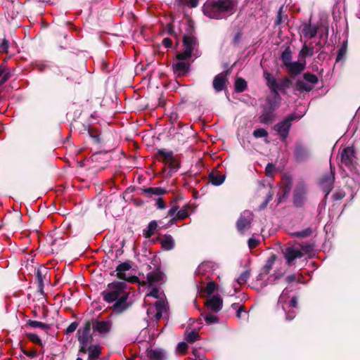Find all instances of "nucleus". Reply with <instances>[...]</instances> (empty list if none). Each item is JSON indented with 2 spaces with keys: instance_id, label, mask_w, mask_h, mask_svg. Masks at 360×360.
<instances>
[{
  "instance_id": "obj_8",
  "label": "nucleus",
  "mask_w": 360,
  "mask_h": 360,
  "mask_svg": "<svg viewBox=\"0 0 360 360\" xmlns=\"http://www.w3.org/2000/svg\"><path fill=\"white\" fill-rule=\"evenodd\" d=\"M304 247L301 245H292L285 247L282 250V253L288 265H291L297 259L304 256Z\"/></svg>"
},
{
  "instance_id": "obj_4",
  "label": "nucleus",
  "mask_w": 360,
  "mask_h": 360,
  "mask_svg": "<svg viewBox=\"0 0 360 360\" xmlns=\"http://www.w3.org/2000/svg\"><path fill=\"white\" fill-rule=\"evenodd\" d=\"M281 97L279 95L267 97L266 103L262 107V110L259 116V120L262 124H271L275 120L274 111L279 108Z\"/></svg>"
},
{
  "instance_id": "obj_28",
  "label": "nucleus",
  "mask_w": 360,
  "mask_h": 360,
  "mask_svg": "<svg viewBox=\"0 0 360 360\" xmlns=\"http://www.w3.org/2000/svg\"><path fill=\"white\" fill-rule=\"evenodd\" d=\"M225 176L218 174L211 173L209 175V181L214 186H219L224 183Z\"/></svg>"
},
{
  "instance_id": "obj_1",
  "label": "nucleus",
  "mask_w": 360,
  "mask_h": 360,
  "mask_svg": "<svg viewBox=\"0 0 360 360\" xmlns=\"http://www.w3.org/2000/svg\"><path fill=\"white\" fill-rule=\"evenodd\" d=\"M238 4V0H207L203 4L202 12L212 19H226L236 12Z\"/></svg>"
},
{
  "instance_id": "obj_39",
  "label": "nucleus",
  "mask_w": 360,
  "mask_h": 360,
  "mask_svg": "<svg viewBox=\"0 0 360 360\" xmlns=\"http://www.w3.org/2000/svg\"><path fill=\"white\" fill-rule=\"evenodd\" d=\"M27 324L30 326L32 327V328H40L42 330H47V329L49 328V325H47V324H46L44 323L38 321H31V320H30L27 322Z\"/></svg>"
},
{
  "instance_id": "obj_22",
  "label": "nucleus",
  "mask_w": 360,
  "mask_h": 360,
  "mask_svg": "<svg viewBox=\"0 0 360 360\" xmlns=\"http://www.w3.org/2000/svg\"><path fill=\"white\" fill-rule=\"evenodd\" d=\"M264 77L266 81V84L273 93H276L277 82L276 78L269 72H264Z\"/></svg>"
},
{
  "instance_id": "obj_48",
  "label": "nucleus",
  "mask_w": 360,
  "mask_h": 360,
  "mask_svg": "<svg viewBox=\"0 0 360 360\" xmlns=\"http://www.w3.org/2000/svg\"><path fill=\"white\" fill-rule=\"evenodd\" d=\"M37 279L39 285V288L42 289L44 286L43 283V276H42V271L41 269H39L37 271Z\"/></svg>"
},
{
  "instance_id": "obj_9",
  "label": "nucleus",
  "mask_w": 360,
  "mask_h": 360,
  "mask_svg": "<svg viewBox=\"0 0 360 360\" xmlns=\"http://www.w3.org/2000/svg\"><path fill=\"white\" fill-rule=\"evenodd\" d=\"M300 116L296 114H291L287 116L281 122L274 125V130L280 135L282 140H285L288 136L290 129L292 125V122L295 120H299Z\"/></svg>"
},
{
  "instance_id": "obj_30",
  "label": "nucleus",
  "mask_w": 360,
  "mask_h": 360,
  "mask_svg": "<svg viewBox=\"0 0 360 360\" xmlns=\"http://www.w3.org/2000/svg\"><path fill=\"white\" fill-rule=\"evenodd\" d=\"M89 359L95 360L98 358L101 354V349L99 346L91 345L88 347Z\"/></svg>"
},
{
  "instance_id": "obj_51",
  "label": "nucleus",
  "mask_w": 360,
  "mask_h": 360,
  "mask_svg": "<svg viewBox=\"0 0 360 360\" xmlns=\"http://www.w3.org/2000/svg\"><path fill=\"white\" fill-rule=\"evenodd\" d=\"M78 324L76 322L71 323L66 329V333L70 334L75 331Z\"/></svg>"
},
{
  "instance_id": "obj_31",
  "label": "nucleus",
  "mask_w": 360,
  "mask_h": 360,
  "mask_svg": "<svg viewBox=\"0 0 360 360\" xmlns=\"http://www.w3.org/2000/svg\"><path fill=\"white\" fill-rule=\"evenodd\" d=\"M281 59L285 67L292 62V51L290 47H287L283 52Z\"/></svg>"
},
{
  "instance_id": "obj_21",
  "label": "nucleus",
  "mask_w": 360,
  "mask_h": 360,
  "mask_svg": "<svg viewBox=\"0 0 360 360\" xmlns=\"http://www.w3.org/2000/svg\"><path fill=\"white\" fill-rule=\"evenodd\" d=\"M317 27L311 24H305L302 30V34L307 39H311L316 35Z\"/></svg>"
},
{
  "instance_id": "obj_3",
  "label": "nucleus",
  "mask_w": 360,
  "mask_h": 360,
  "mask_svg": "<svg viewBox=\"0 0 360 360\" xmlns=\"http://www.w3.org/2000/svg\"><path fill=\"white\" fill-rule=\"evenodd\" d=\"M165 295L159 288H151L145 297L144 303L148 305L147 315L153 321H158L167 311V302Z\"/></svg>"
},
{
  "instance_id": "obj_59",
  "label": "nucleus",
  "mask_w": 360,
  "mask_h": 360,
  "mask_svg": "<svg viewBox=\"0 0 360 360\" xmlns=\"http://www.w3.org/2000/svg\"><path fill=\"white\" fill-rule=\"evenodd\" d=\"M162 44L163 45L167 47V48H169L172 46V40L169 38H165L162 41Z\"/></svg>"
},
{
  "instance_id": "obj_60",
  "label": "nucleus",
  "mask_w": 360,
  "mask_h": 360,
  "mask_svg": "<svg viewBox=\"0 0 360 360\" xmlns=\"http://www.w3.org/2000/svg\"><path fill=\"white\" fill-rule=\"evenodd\" d=\"M281 11H282V7L280 8L278 14H277V18L276 20V24L279 25L281 23Z\"/></svg>"
},
{
  "instance_id": "obj_24",
  "label": "nucleus",
  "mask_w": 360,
  "mask_h": 360,
  "mask_svg": "<svg viewBox=\"0 0 360 360\" xmlns=\"http://www.w3.org/2000/svg\"><path fill=\"white\" fill-rule=\"evenodd\" d=\"M308 150L304 146L298 144L295 149V155L298 160H303L307 158Z\"/></svg>"
},
{
  "instance_id": "obj_58",
  "label": "nucleus",
  "mask_w": 360,
  "mask_h": 360,
  "mask_svg": "<svg viewBox=\"0 0 360 360\" xmlns=\"http://www.w3.org/2000/svg\"><path fill=\"white\" fill-rule=\"evenodd\" d=\"M88 345H79V354H86L88 352Z\"/></svg>"
},
{
  "instance_id": "obj_36",
  "label": "nucleus",
  "mask_w": 360,
  "mask_h": 360,
  "mask_svg": "<svg viewBox=\"0 0 360 360\" xmlns=\"http://www.w3.org/2000/svg\"><path fill=\"white\" fill-rule=\"evenodd\" d=\"M250 276V271L248 269L245 270L236 279V285H241L245 284Z\"/></svg>"
},
{
  "instance_id": "obj_63",
  "label": "nucleus",
  "mask_w": 360,
  "mask_h": 360,
  "mask_svg": "<svg viewBox=\"0 0 360 360\" xmlns=\"http://www.w3.org/2000/svg\"><path fill=\"white\" fill-rule=\"evenodd\" d=\"M199 0H188V4L191 7H196L198 4Z\"/></svg>"
},
{
  "instance_id": "obj_42",
  "label": "nucleus",
  "mask_w": 360,
  "mask_h": 360,
  "mask_svg": "<svg viewBox=\"0 0 360 360\" xmlns=\"http://www.w3.org/2000/svg\"><path fill=\"white\" fill-rule=\"evenodd\" d=\"M252 134L257 139L268 136L267 131L263 128L256 129L255 130H254Z\"/></svg>"
},
{
  "instance_id": "obj_34",
  "label": "nucleus",
  "mask_w": 360,
  "mask_h": 360,
  "mask_svg": "<svg viewBox=\"0 0 360 360\" xmlns=\"http://www.w3.org/2000/svg\"><path fill=\"white\" fill-rule=\"evenodd\" d=\"M34 212H41L42 214L44 215H46L48 214L49 212H52L55 210V207L53 206V204H52L51 205H50L49 207H46V204H39L38 206H37V210H36L35 208H32L31 207Z\"/></svg>"
},
{
  "instance_id": "obj_64",
  "label": "nucleus",
  "mask_w": 360,
  "mask_h": 360,
  "mask_svg": "<svg viewBox=\"0 0 360 360\" xmlns=\"http://www.w3.org/2000/svg\"><path fill=\"white\" fill-rule=\"evenodd\" d=\"M167 32L170 35H173L174 34L173 28H172V26L170 24L167 25Z\"/></svg>"
},
{
  "instance_id": "obj_44",
  "label": "nucleus",
  "mask_w": 360,
  "mask_h": 360,
  "mask_svg": "<svg viewBox=\"0 0 360 360\" xmlns=\"http://www.w3.org/2000/svg\"><path fill=\"white\" fill-rule=\"evenodd\" d=\"M205 321L208 324L217 323L219 319L217 315L213 314H207L204 316Z\"/></svg>"
},
{
  "instance_id": "obj_35",
  "label": "nucleus",
  "mask_w": 360,
  "mask_h": 360,
  "mask_svg": "<svg viewBox=\"0 0 360 360\" xmlns=\"http://www.w3.org/2000/svg\"><path fill=\"white\" fill-rule=\"evenodd\" d=\"M307 192L306 186L301 183L299 184L295 190V197L296 200H301Z\"/></svg>"
},
{
  "instance_id": "obj_20",
  "label": "nucleus",
  "mask_w": 360,
  "mask_h": 360,
  "mask_svg": "<svg viewBox=\"0 0 360 360\" xmlns=\"http://www.w3.org/2000/svg\"><path fill=\"white\" fill-rule=\"evenodd\" d=\"M158 154L159 157L162 158L167 164H169L172 167H173L175 169H177V167H174V166L173 165L176 160L172 151H167L162 149L158 150Z\"/></svg>"
},
{
  "instance_id": "obj_33",
  "label": "nucleus",
  "mask_w": 360,
  "mask_h": 360,
  "mask_svg": "<svg viewBox=\"0 0 360 360\" xmlns=\"http://www.w3.org/2000/svg\"><path fill=\"white\" fill-rule=\"evenodd\" d=\"M274 261H275V257H270L266 264L264 265V272L263 273H261L258 275L257 276V280H262L263 279V277H264V274H268L269 273V271L270 269L272 268L273 266V264L274 263Z\"/></svg>"
},
{
  "instance_id": "obj_50",
  "label": "nucleus",
  "mask_w": 360,
  "mask_h": 360,
  "mask_svg": "<svg viewBox=\"0 0 360 360\" xmlns=\"http://www.w3.org/2000/svg\"><path fill=\"white\" fill-rule=\"evenodd\" d=\"M345 195V193L343 191L338 190L333 193V198L334 200H340L343 198Z\"/></svg>"
},
{
  "instance_id": "obj_23",
  "label": "nucleus",
  "mask_w": 360,
  "mask_h": 360,
  "mask_svg": "<svg viewBox=\"0 0 360 360\" xmlns=\"http://www.w3.org/2000/svg\"><path fill=\"white\" fill-rule=\"evenodd\" d=\"M314 53V47L310 45H307L306 42H304L302 49L299 53V58L300 60H305L306 57L311 56Z\"/></svg>"
},
{
  "instance_id": "obj_56",
  "label": "nucleus",
  "mask_w": 360,
  "mask_h": 360,
  "mask_svg": "<svg viewBox=\"0 0 360 360\" xmlns=\"http://www.w3.org/2000/svg\"><path fill=\"white\" fill-rule=\"evenodd\" d=\"M258 245V240L254 238H250L248 240V246L250 248H254Z\"/></svg>"
},
{
  "instance_id": "obj_37",
  "label": "nucleus",
  "mask_w": 360,
  "mask_h": 360,
  "mask_svg": "<svg viewBox=\"0 0 360 360\" xmlns=\"http://www.w3.org/2000/svg\"><path fill=\"white\" fill-rule=\"evenodd\" d=\"M89 330L88 328L84 329L81 334H79L78 338V341L79 345H88L89 342ZM80 333V330L78 331Z\"/></svg>"
},
{
  "instance_id": "obj_43",
  "label": "nucleus",
  "mask_w": 360,
  "mask_h": 360,
  "mask_svg": "<svg viewBox=\"0 0 360 360\" xmlns=\"http://www.w3.org/2000/svg\"><path fill=\"white\" fill-rule=\"evenodd\" d=\"M198 338H199L198 333L196 331L193 330L186 335L185 340L188 342L193 343L195 341H196L198 339Z\"/></svg>"
},
{
  "instance_id": "obj_62",
  "label": "nucleus",
  "mask_w": 360,
  "mask_h": 360,
  "mask_svg": "<svg viewBox=\"0 0 360 360\" xmlns=\"http://www.w3.org/2000/svg\"><path fill=\"white\" fill-rule=\"evenodd\" d=\"M243 312H244V313H245V311H244L243 307L242 306H240V307L238 308V309H237V311H236V316H237L238 318H240V317H241V314H242Z\"/></svg>"
},
{
  "instance_id": "obj_25",
  "label": "nucleus",
  "mask_w": 360,
  "mask_h": 360,
  "mask_svg": "<svg viewBox=\"0 0 360 360\" xmlns=\"http://www.w3.org/2000/svg\"><path fill=\"white\" fill-rule=\"evenodd\" d=\"M314 87L312 86L311 84H309L307 82L305 79H298L296 82L295 89L296 90L299 91H311Z\"/></svg>"
},
{
  "instance_id": "obj_61",
  "label": "nucleus",
  "mask_w": 360,
  "mask_h": 360,
  "mask_svg": "<svg viewBox=\"0 0 360 360\" xmlns=\"http://www.w3.org/2000/svg\"><path fill=\"white\" fill-rule=\"evenodd\" d=\"M296 279V277L295 275H289L285 278V281L288 283H292L295 281Z\"/></svg>"
},
{
  "instance_id": "obj_49",
  "label": "nucleus",
  "mask_w": 360,
  "mask_h": 360,
  "mask_svg": "<svg viewBox=\"0 0 360 360\" xmlns=\"http://www.w3.org/2000/svg\"><path fill=\"white\" fill-rule=\"evenodd\" d=\"M27 337L32 342L36 343V344H39V345L41 344V340L37 334L29 333V334H27Z\"/></svg>"
},
{
  "instance_id": "obj_13",
  "label": "nucleus",
  "mask_w": 360,
  "mask_h": 360,
  "mask_svg": "<svg viewBox=\"0 0 360 360\" xmlns=\"http://www.w3.org/2000/svg\"><path fill=\"white\" fill-rule=\"evenodd\" d=\"M143 193L156 202H164L162 196L167 193V191L161 187H150L145 188Z\"/></svg>"
},
{
  "instance_id": "obj_47",
  "label": "nucleus",
  "mask_w": 360,
  "mask_h": 360,
  "mask_svg": "<svg viewBox=\"0 0 360 360\" xmlns=\"http://www.w3.org/2000/svg\"><path fill=\"white\" fill-rule=\"evenodd\" d=\"M215 288H216L215 283L214 282L211 281L207 284L205 290L207 292V294L210 295L214 292V291L215 290Z\"/></svg>"
},
{
  "instance_id": "obj_19",
  "label": "nucleus",
  "mask_w": 360,
  "mask_h": 360,
  "mask_svg": "<svg viewBox=\"0 0 360 360\" xmlns=\"http://www.w3.org/2000/svg\"><path fill=\"white\" fill-rule=\"evenodd\" d=\"M112 327V323L110 321H99L94 325V330L101 334L108 333Z\"/></svg>"
},
{
  "instance_id": "obj_53",
  "label": "nucleus",
  "mask_w": 360,
  "mask_h": 360,
  "mask_svg": "<svg viewBox=\"0 0 360 360\" xmlns=\"http://www.w3.org/2000/svg\"><path fill=\"white\" fill-rule=\"evenodd\" d=\"M22 352L25 355L30 358H34L37 356V351L34 349L32 350H22Z\"/></svg>"
},
{
  "instance_id": "obj_57",
  "label": "nucleus",
  "mask_w": 360,
  "mask_h": 360,
  "mask_svg": "<svg viewBox=\"0 0 360 360\" xmlns=\"http://www.w3.org/2000/svg\"><path fill=\"white\" fill-rule=\"evenodd\" d=\"M8 47H9V42L7 40L4 39L1 44V49L2 51L6 52Z\"/></svg>"
},
{
  "instance_id": "obj_26",
  "label": "nucleus",
  "mask_w": 360,
  "mask_h": 360,
  "mask_svg": "<svg viewBox=\"0 0 360 360\" xmlns=\"http://www.w3.org/2000/svg\"><path fill=\"white\" fill-rule=\"evenodd\" d=\"M11 76V70L3 65H0V86L4 84Z\"/></svg>"
},
{
  "instance_id": "obj_6",
  "label": "nucleus",
  "mask_w": 360,
  "mask_h": 360,
  "mask_svg": "<svg viewBox=\"0 0 360 360\" xmlns=\"http://www.w3.org/2000/svg\"><path fill=\"white\" fill-rule=\"evenodd\" d=\"M341 162L347 167L352 174V179L357 184L360 183V174L354 165V150L351 147L343 149L341 153Z\"/></svg>"
},
{
  "instance_id": "obj_27",
  "label": "nucleus",
  "mask_w": 360,
  "mask_h": 360,
  "mask_svg": "<svg viewBox=\"0 0 360 360\" xmlns=\"http://www.w3.org/2000/svg\"><path fill=\"white\" fill-rule=\"evenodd\" d=\"M157 227L158 224L155 221H150L147 228L143 230L144 237L146 238H150L153 235H154Z\"/></svg>"
},
{
  "instance_id": "obj_54",
  "label": "nucleus",
  "mask_w": 360,
  "mask_h": 360,
  "mask_svg": "<svg viewBox=\"0 0 360 360\" xmlns=\"http://www.w3.org/2000/svg\"><path fill=\"white\" fill-rule=\"evenodd\" d=\"M275 169V166L271 164V163H269L266 167V174L267 176H270L272 174L273 172L274 171Z\"/></svg>"
},
{
  "instance_id": "obj_17",
  "label": "nucleus",
  "mask_w": 360,
  "mask_h": 360,
  "mask_svg": "<svg viewBox=\"0 0 360 360\" xmlns=\"http://www.w3.org/2000/svg\"><path fill=\"white\" fill-rule=\"evenodd\" d=\"M178 60L173 65L174 72L178 76L184 75L188 72L190 65L187 60Z\"/></svg>"
},
{
  "instance_id": "obj_16",
  "label": "nucleus",
  "mask_w": 360,
  "mask_h": 360,
  "mask_svg": "<svg viewBox=\"0 0 360 360\" xmlns=\"http://www.w3.org/2000/svg\"><path fill=\"white\" fill-rule=\"evenodd\" d=\"M227 82L226 73L221 72L214 77L213 80V88L217 92L221 91Z\"/></svg>"
},
{
  "instance_id": "obj_52",
  "label": "nucleus",
  "mask_w": 360,
  "mask_h": 360,
  "mask_svg": "<svg viewBox=\"0 0 360 360\" xmlns=\"http://www.w3.org/2000/svg\"><path fill=\"white\" fill-rule=\"evenodd\" d=\"M187 348H188L187 344L184 342H179L177 345V350L179 352H181V353L185 352L186 351Z\"/></svg>"
},
{
  "instance_id": "obj_12",
  "label": "nucleus",
  "mask_w": 360,
  "mask_h": 360,
  "mask_svg": "<svg viewBox=\"0 0 360 360\" xmlns=\"http://www.w3.org/2000/svg\"><path fill=\"white\" fill-rule=\"evenodd\" d=\"M147 283L150 287L158 288L165 282V275L160 269H155L147 274Z\"/></svg>"
},
{
  "instance_id": "obj_29",
  "label": "nucleus",
  "mask_w": 360,
  "mask_h": 360,
  "mask_svg": "<svg viewBox=\"0 0 360 360\" xmlns=\"http://www.w3.org/2000/svg\"><path fill=\"white\" fill-rule=\"evenodd\" d=\"M290 81L288 77H285L277 82L276 93L274 96L279 95L278 91H284L290 86Z\"/></svg>"
},
{
  "instance_id": "obj_7",
  "label": "nucleus",
  "mask_w": 360,
  "mask_h": 360,
  "mask_svg": "<svg viewBox=\"0 0 360 360\" xmlns=\"http://www.w3.org/2000/svg\"><path fill=\"white\" fill-rule=\"evenodd\" d=\"M289 292L287 289L283 290L282 292L278 301V305H281L283 310L286 314V319L290 321L295 316V309H290V308H296L297 305V300L295 297H292L290 301H288L289 298Z\"/></svg>"
},
{
  "instance_id": "obj_38",
  "label": "nucleus",
  "mask_w": 360,
  "mask_h": 360,
  "mask_svg": "<svg viewBox=\"0 0 360 360\" xmlns=\"http://www.w3.org/2000/svg\"><path fill=\"white\" fill-rule=\"evenodd\" d=\"M247 88V82L242 78H238L235 82V89L238 92H243Z\"/></svg>"
},
{
  "instance_id": "obj_45",
  "label": "nucleus",
  "mask_w": 360,
  "mask_h": 360,
  "mask_svg": "<svg viewBox=\"0 0 360 360\" xmlns=\"http://www.w3.org/2000/svg\"><path fill=\"white\" fill-rule=\"evenodd\" d=\"M208 268H210V264L208 263H202L197 268L195 273L199 275H202Z\"/></svg>"
},
{
  "instance_id": "obj_5",
  "label": "nucleus",
  "mask_w": 360,
  "mask_h": 360,
  "mask_svg": "<svg viewBox=\"0 0 360 360\" xmlns=\"http://www.w3.org/2000/svg\"><path fill=\"white\" fill-rule=\"evenodd\" d=\"M198 40L193 35H184L183 39L184 51L176 56L177 60H188L192 56L197 58L201 52L198 49Z\"/></svg>"
},
{
  "instance_id": "obj_15",
  "label": "nucleus",
  "mask_w": 360,
  "mask_h": 360,
  "mask_svg": "<svg viewBox=\"0 0 360 360\" xmlns=\"http://www.w3.org/2000/svg\"><path fill=\"white\" fill-rule=\"evenodd\" d=\"M305 65V60H300L299 62H291L287 66H285V68L289 72V73L296 75L304 70Z\"/></svg>"
},
{
  "instance_id": "obj_14",
  "label": "nucleus",
  "mask_w": 360,
  "mask_h": 360,
  "mask_svg": "<svg viewBox=\"0 0 360 360\" xmlns=\"http://www.w3.org/2000/svg\"><path fill=\"white\" fill-rule=\"evenodd\" d=\"M252 219V212L248 210L244 211L237 221V229L238 231L243 233L246 229H249Z\"/></svg>"
},
{
  "instance_id": "obj_55",
  "label": "nucleus",
  "mask_w": 360,
  "mask_h": 360,
  "mask_svg": "<svg viewBox=\"0 0 360 360\" xmlns=\"http://www.w3.org/2000/svg\"><path fill=\"white\" fill-rule=\"evenodd\" d=\"M187 216H188V212L184 210H179L176 214V217L181 219L186 218Z\"/></svg>"
},
{
  "instance_id": "obj_32",
  "label": "nucleus",
  "mask_w": 360,
  "mask_h": 360,
  "mask_svg": "<svg viewBox=\"0 0 360 360\" xmlns=\"http://www.w3.org/2000/svg\"><path fill=\"white\" fill-rule=\"evenodd\" d=\"M162 247L165 250H170L174 246V241L171 236H166L161 241Z\"/></svg>"
},
{
  "instance_id": "obj_46",
  "label": "nucleus",
  "mask_w": 360,
  "mask_h": 360,
  "mask_svg": "<svg viewBox=\"0 0 360 360\" xmlns=\"http://www.w3.org/2000/svg\"><path fill=\"white\" fill-rule=\"evenodd\" d=\"M312 233V231L310 228L305 229L302 231H297L295 233V235L298 237L306 238L309 236Z\"/></svg>"
},
{
  "instance_id": "obj_11",
  "label": "nucleus",
  "mask_w": 360,
  "mask_h": 360,
  "mask_svg": "<svg viewBox=\"0 0 360 360\" xmlns=\"http://www.w3.org/2000/svg\"><path fill=\"white\" fill-rule=\"evenodd\" d=\"M131 269V265L127 262H124L117 266V276L123 281L133 283L136 280V277L129 275L128 273Z\"/></svg>"
},
{
  "instance_id": "obj_2",
  "label": "nucleus",
  "mask_w": 360,
  "mask_h": 360,
  "mask_svg": "<svg viewBox=\"0 0 360 360\" xmlns=\"http://www.w3.org/2000/svg\"><path fill=\"white\" fill-rule=\"evenodd\" d=\"M127 285L124 282H112L108 285L107 288L102 292L103 300L111 303L115 302L113 305V311L121 313L128 308L127 300L128 292L126 290Z\"/></svg>"
},
{
  "instance_id": "obj_40",
  "label": "nucleus",
  "mask_w": 360,
  "mask_h": 360,
  "mask_svg": "<svg viewBox=\"0 0 360 360\" xmlns=\"http://www.w3.org/2000/svg\"><path fill=\"white\" fill-rule=\"evenodd\" d=\"M347 48V41H345L338 51V53L336 58V62L341 60L346 54Z\"/></svg>"
},
{
  "instance_id": "obj_10",
  "label": "nucleus",
  "mask_w": 360,
  "mask_h": 360,
  "mask_svg": "<svg viewBox=\"0 0 360 360\" xmlns=\"http://www.w3.org/2000/svg\"><path fill=\"white\" fill-rule=\"evenodd\" d=\"M335 181V172L330 167V171L323 174L319 180V185L326 196L330 192Z\"/></svg>"
},
{
  "instance_id": "obj_41",
  "label": "nucleus",
  "mask_w": 360,
  "mask_h": 360,
  "mask_svg": "<svg viewBox=\"0 0 360 360\" xmlns=\"http://www.w3.org/2000/svg\"><path fill=\"white\" fill-rule=\"evenodd\" d=\"M303 79H305L307 82L312 84L314 87V84L317 83L318 78L315 75L311 73H305L303 76Z\"/></svg>"
},
{
  "instance_id": "obj_18",
  "label": "nucleus",
  "mask_w": 360,
  "mask_h": 360,
  "mask_svg": "<svg viewBox=\"0 0 360 360\" xmlns=\"http://www.w3.org/2000/svg\"><path fill=\"white\" fill-rule=\"evenodd\" d=\"M207 306L214 311H219L222 307V300L218 295H213L207 301Z\"/></svg>"
}]
</instances>
